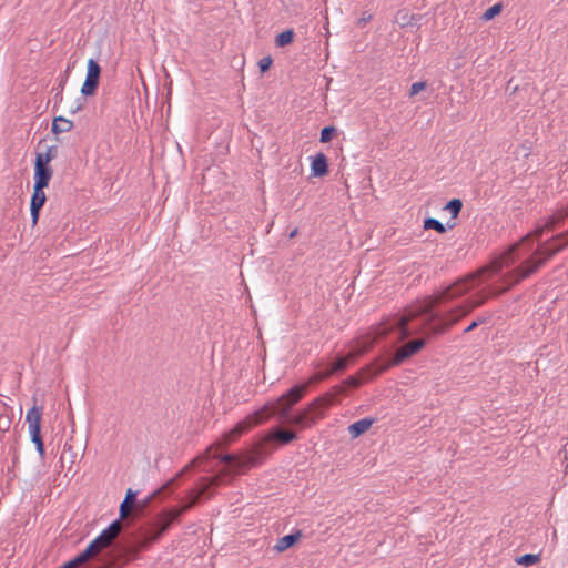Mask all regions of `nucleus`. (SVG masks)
Returning a JSON list of instances; mask_svg holds the SVG:
<instances>
[{"instance_id":"obj_25","label":"nucleus","mask_w":568,"mask_h":568,"mask_svg":"<svg viewBox=\"0 0 568 568\" xmlns=\"http://www.w3.org/2000/svg\"><path fill=\"white\" fill-rule=\"evenodd\" d=\"M175 478L168 481L165 485H163L161 488L154 490L151 495H149L142 503L141 507H148L152 500H154L159 495H161L163 491L169 490L171 486L174 484Z\"/></svg>"},{"instance_id":"obj_45","label":"nucleus","mask_w":568,"mask_h":568,"mask_svg":"<svg viewBox=\"0 0 568 568\" xmlns=\"http://www.w3.org/2000/svg\"><path fill=\"white\" fill-rule=\"evenodd\" d=\"M202 470H204V471H210V470H211V467H207V466L205 465V466H203Z\"/></svg>"},{"instance_id":"obj_13","label":"nucleus","mask_w":568,"mask_h":568,"mask_svg":"<svg viewBox=\"0 0 568 568\" xmlns=\"http://www.w3.org/2000/svg\"><path fill=\"white\" fill-rule=\"evenodd\" d=\"M302 537L301 530H295L294 532H291L288 535H285L276 540V544L274 545L273 549L276 552H283L287 550L288 548L293 547Z\"/></svg>"},{"instance_id":"obj_4","label":"nucleus","mask_w":568,"mask_h":568,"mask_svg":"<svg viewBox=\"0 0 568 568\" xmlns=\"http://www.w3.org/2000/svg\"><path fill=\"white\" fill-rule=\"evenodd\" d=\"M267 420V414L264 415L263 407L258 410L250 414L245 419L240 420L232 429L225 432L220 442L215 445L210 446L203 454V456L194 459L193 463L182 469L178 477H181L193 464L207 463L210 460H217L219 464H223L229 473H240L245 468L250 467V459L247 457L239 456L233 453L220 454L217 450L222 447H226L235 442L242 434L247 432L254 426H257Z\"/></svg>"},{"instance_id":"obj_29","label":"nucleus","mask_w":568,"mask_h":568,"mask_svg":"<svg viewBox=\"0 0 568 568\" xmlns=\"http://www.w3.org/2000/svg\"><path fill=\"white\" fill-rule=\"evenodd\" d=\"M336 132H337V130L333 125L324 126L321 130L320 141L322 143H327V142L332 141V139L335 136Z\"/></svg>"},{"instance_id":"obj_41","label":"nucleus","mask_w":568,"mask_h":568,"mask_svg":"<svg viewBox=\"0 0 568 568\" xmlns=\"http://www.w3.org/2000/svg\"><path fill=\"white\" fill-rule=\"evenodd\" d=\"M416 22H417L416 17H415L414 14H412V16L409 17V20H408L407 22L403 23V26H405V24H410V26H413V24H415Z\"/></svg>"},{"instance_id":"obj_40","label":"nucleus","mask_w":568,"mask_h":568,"mask_svg":"<svg viewBox=\"0 0 568 568\" xmlns=\"http://www.w3.org/2000/svg\"><path fill=\"white\" fill-rule=\"evenodd\" d=\"M54 99H55V104H57V103H60V102L62 101V99H63L62 89H60V90L55 93Z\"/></svg>"},{"instance_id":"obj_5","label":"nucleus","mask_w":568,"mask_h":568,"mask_svg":"<svg viewBox=\"0 0 568 568\" xmlns=\"http://www.w3.org/2000/svg\"><path fill=\"white\" fill-rule=\"evenodd\" d=\"M426 341L427 338L420 337L404 344L397 349L392 359H386L383 356L376 357L369 364L361 368L359 374L363 376L364 381L372 379L388 371L390 367L400 365L406 359L417 354L424 348Z\"/></svg>"},{"instance_id":"obj_21","label":"nucleus","mask_w":568,"mask_h":568,"mask_svg":"<svg viewBox=\"0 0 568 568\" xmlns=\"http://www.w3.org/2000/svg\"><path fill=\"white\" fill-rule=\"evenodd\" d=\"M294 37H295L294 30L286 29L275 37V45L277 48H284L294 41Z\"/></svg>"},{"instance_id":"obj_46","label":"nucleus","mask_w":568,"mask_h":568,"mask_svg":"<svg viewBox=\"0 0 568 568\" xmlns=\"http://www.w3.org/2000/svg\"><path fill=\"white\" fill-rule=\"evenodd\" d=\"M455 226V223L448 224V229H453Z\"/></svg>"},{"instance_id":"obj_38","label":"nucleus","mask_w":568,"mask_h":568,"mask_svg":"<svg viewBox=\"0 0 568 568\" xmlns=\"http://www.w3.org/2000/svg\"><path fill=\"white\" fill-rule=\"evenodd\" d=\"M71 446L65 444L64 447H63V452L61 454V457H60V462H61V466L63 467V463H64V457H65V453L67 452H71Z\"/></svg>"},{"instance_id":"obj_6","label":"nucleus","mask_w":568,"mask_h":568,"mask_svg":"<svg viewBox=\"0 0 568 568\" xmlns=\"http://www.w3.org/2000/svg\"><path fill=\"white\" fill-rule=\"evenodd\" d=\"M43 414V406H37L36 404L27 412L26 423L28 424V432L31 442L36 445V449L43 460L45 457V448L43 438L41 435V420Z\"/></svg>"},{"instance_id":"obj_7","label":"nucleus","mask_w":568,"mask_h":568,"mask_svg":"<svg viewBox=\"0 0 568 568\" xmlns=\"http://www.w3.org/2000/svg\"><path fill=\"white\" fill-rule=\"evenodd\" d=\"M298 439L295 430L283 429L280 426L272 427L262 438L263 448H275L277 446H286L292 442Z\"/></svg>"},{"instance_id":"obj_14","label":"nucleus","mask_w":568,"mask_h":568,"mask_svg":"<svg viewBox=\"0 0 568 568\" xmlns=\"http://www.w3.org/2000/svg\"><path fill=\"white\" fill-rule=\"evenodd\" d=\"M136 497H138V491L133 490L132 488H129L126 490L125 497H124L123 501L120 504L118 519H120L122 521V519L128 517L131 509L136 504Z\"/></svg>"},{"instance_id":"obj_12","label":"nucleus","mask_w":568,"mask_h":568,"mask_svg":"<svg viewBox=\"0 0 568 568\" xmlns=\"http://www.w3.org/2000/svg\"><path fill=\"white\" fill-rule=\"evenodd\" d=\"M328 160L327 156L320 152L312 156L311 172L315 178H322L328 174Z\"/></svg>"},{"instance_id":"obj_43","label":"nucleus","mask_w":568,"mask_h":568,"mask_svg":"<svg viewBox=\"0 0 568 568\" xmlns=\"http://www.w3.org/2000/svg\"><path fill=\"white\" fill-rule=\"evenodd\" d=\"M109 566H110V562L106 561V562H104L102 565H99V566H97L94 568H110Z\"/></svg>"},{"instance_id":"obj_18","label":"nucleus","mask_w":568,"mask_h":568,"mask_svg":"<svg viewBox=\"0 0 568 568\" xmlns=\"http://www.w3.org/2000/svg\"><path fill=\"white\" fill-rule=\"evenodd\" d=\"M567 213L565 212V210H559L555 213H552L551 215H549L546 221H545V227H547L549 231H554L556 230L557 227L564 225L565 223V220L567 217Z\"/></svg>"},{"instance_id":"obj_39","label":"nucleus","mask_w":568,"mask_h":568,"mask_svg":"<svg viewBox=\"0 0 568 568\" xmlns=\"http://www.w3.org/2000/svg\"><path fill=\"white\" fill-rule=\"evenodd\" d=\"M566 237H568V229L561 233L554 235L552 240H564Z\"/></svg>"},{"instance_id":"obj_24","label":"nucleus","mask_w":568,"mask_h":568,"mask_svg":"<svg viewBox=\"0 0 568 568\" xmlns=\"http://www.w3.org/2000/svg\"><path fill=\"white\" fill-rule=\"evenodd\" d=\"M175 478L168 481L165 485H163L161 488L154 490L151 495H149L142 503L141 507H148L152 500H154L159 495H161L163 491L169 490L171 486L174 484Z\"/></svg>"},{"instance_id":"obj_36","label":"nucleus","mask_w":568,"mask_h":568,"mask_svg":"<svg viewBox=\"0 0 568 568\" xmlns=\"http://www.w3.org/2000/svg\"><path fill=\"white\" fill-rule=\"evenodd\" d=\"M345 383L352 387H357L361 384V382L355 376L347 377Z\"/></svg>"},{"instance_id":"obj_22","label":"nucleus","mask_w":568,"mask_h":568,"mask_svg":"<svg viewBox=\"0 0 568 568\" xmlns=\"http://www.w3.org/2000/svg\"><path fill=\"white\" fill-rule=\"evenodd\" d=\"M540 559L539 554H525L516 557L515 562L524 567H530L538 564Z\"/></svg>"},{"instance_id":"obj_37","label":"nucleus","mask_w":568,"mask_h":568,"mask_svg":"<svg viewBox=\"0 0 568 568\" xmlns=\"http://www.w3.org/2000/svg\"><path fill=\"white\" fill-rule=\"evenodd\" d=\"M371 19H372V16H371V14H368V16L363 14V17L358 19V21H357V26H358V27H361V28H363V27H365V24H366Z\"/></svg>"},{"instance_id":"obj_28","label":"nucleus","mask_w":568,"mask_h":568,"mask_svg":"<svg viewBox=\"0 0 568 568\" xmlns=\"http://www.w3.org/2000/svg\"><path fill=\"white\" fill-rule=\"evenodd\" d=\"M503 10V4L500 2L495 3L494 6L489 7L484 14L481 16V19L485 21H489L494 19L496 16L500 14Z\"/></svg>"},{"instance_id":"obj_19","label":"nucleus","mask_w":568,"mask_h":568,"mask_svg":"<svg viewBox=\"0 0 568 568\" xmlns=\"http://www.w3.org/2000/svg\"><path fill=\"white\" fill-rule=\"evenodd\" d=\"M44 189L45 187L43 186L33 185V193L31 195L30 207H43L47 201Z\"/></svg>"},{"instance_id":"obj_33","label":"nucleus","mask_w":568,"mask_h":568,"mask_svg":"<svg viewBox=\"0 0 568 568\" xmlns=\"http://www.w3.org/2000/svg\"><path fill=\"white\" fill-rule=\"evenodd\" d=\"M273 63V59L271 55L264 57L258 61V69L262 73L270 70L271 65Z\"/></svg>"},{"instance_id":"obj_30","label":"nucleus","mask_w":568,"mask_h":568,"mask_svg":"<svg viewBox=\"0 0 568 568\" xmlns=\"http://www.w3.org/2000/svg\"><path fill=\"white\" fill-rule=\"evenodd\" d=\"M89 560L83 557V554L80 552L74 558H72L71 560L67 561L65 564H63L61 567L59 568H77L85 562H88Z\"/></svg>"},{"instance_id":"obj_15","label":"nucleus","mask_w":568,"mask_h":568,"mask_svg":"<svg viewBox=\"0 0 568 568\" xmlns=\"http://www.w3.org/2000/svg\"><path fill=\"white\" fill-rule=\"evenodd\" d=\"M374 423H375L374 418H371V417L362 418L359 420L352 423L348 426V433L352 438H357V437L362 436L364 433H366Z\"/></svg>"},{"instance_id":"obj_16","label":"nucleus","mask_w":568,"mask_h":568,"mask_svg":"<svg viewBox=\"0 0 568 568\" xmlns=\"http://www.w3.org/2000/svg\"><path fill=\"white\" fill-rule=\"evenodd\" d=\"M546 231H549L545 227V223L542 225L537 226L531 233L526 234L520 239V241L515 244L520 245V250L527 246H534V240H540Z\"/></svg>"},{"instance_id":"obj_42","label":"nucleus","mask_w":568,"mask_h":568,"mask_svg":"<svg viewBox=\"0 0 568 568\" xmlns=\"http://www.w3.org/2000/svg\"><path fill=\"white\" fill-rule=\"evenodd\" d=\"M297 233H298V229H297V227H295V229H294V230L288 234V237H290V239H293V237H295V236L297 235Z\"/></svg>"},{"instance_id":"obj_3","label":"nucleus","mask_w":568,"mask_h":568,"mask_svg":"<svg viewBox=\"0 0 568 568\" xmlns=\"http://www.w3.org/2000/svg\"><path fill=\"white\" fill-rule=\"evenodd\" d=\"M221 481L222 478L220 476L202 477L196 488L189 491L187 503H183L180 507L163 513L156 520L142 527L136 542L128 546L125 552L130 558H135L141 550L148 549L152 544L159 541L173 523L179 521L181 516L197 504L202 497H210L212 495L211 489L219 486Z\"/></svg>"},{"instance_id":"obj_9","label":"nucleus","mask_w":568,"mask_h":568,"mask_svg":"<svg viewBox=\"0 0 568 568\" xmlns=\"http://www.w3.org/2000/svg\"><path fill=\"white\" fill-rule=\"evenodd\" d=\"M53 170L50 164L34 160V184L37 186L48 187L52 178Z\"/></svg>"},{"instance_id":"obj_27","label":"nucleus","mask_w":568,"mask_h":568,"mask_svg":"<svg viewBox=\"0 0 568 568\" xmlns=\"http://www.w3.org/2000/svg\"><path fill=\"white\" fill-rule=\"evenodd\" d=\"M462 209L463 202L460 199H452L450 201L447 202V204L444 207V210H447L452 214L453 219L458 216Z\"/></svg>"},{"instance_id":"obj_8","label":"nucleus","mask_w":568,"mask_h":568,"mask_svg":"<svg viewBox=\"0 0 568 568\" xmlns=\"http://www.w3.org/2000/svg\"><path fill=\"white\" fill-rule=\"evenodd\" d=\"M102 69L97 60L89 59L87 63V75L81 87V94L83 97H92L95 94L101 77Z\"/></svg>"},{"instance_id":"obj_20","label":"nucleus","mask_w":568,"mask_h":568,"mask_svg":"<svg viewBox=\"0 0 568 568\" xmlns=\"http://www.w3.org/2000/svg\"><path fill=\"white\" fill-rule=\"evenodd\" d=\"M108 548L106 546H102V542L95 537L90 544L85 547L83 551V557L88 560L97 557L103 549Z\"/></svg>"},{"instance_id":"obj_17","label":"nucleus","mask_w":568,"mask_h":568,"mask_svg":"<svg viewBox=\"0 0 568 568\" xmlns=\"http://www.w3.org/2000/svg\"><path fill=\"white\" fill-rule=\"evenodd\" d=\"M73 129V122L62 115L55 116L52 121L51 132L55 135L70 132Z\"/></svg>"},{"instance_id":"obj_2","label":"nucleus","mask_w":568,"mask_h":568,"mask_svg":"<svg viewBox=\"0 0 568 568\" xmlns=\"http://www.w3.org/2000/svg\"><path fill=\"white\" fill-rule=\"evenodd\" d=\"M308 384H296L281 395L276 400L268 402L263 406L267 419L276 416L281 422L295 426L303 430L312 427L317 419L324 417L325 410L337 402V396L343 392L341 386H335L334 393H326L298 410L291 414L292 408L305 396Z\"/></svg>"},{"instance_id":"obj_35","label":"nucleus","mask_w":568,"mask_h":568,"mask_svg":"<svg viewBox=\"0 0 568 568\" xmlns=\"http://www.w3.org/2000/svg\"><path fill=\"white\" fill-rule=\"evenodd\" d=\"M40 212H41L40 207H30L32 225H36L38 223L39 217H40Z\"/></svg>"},{"instance_id":"obj_23","label":"nucleus","mask_w":568,"mask_h":568,"mask_svg":"<svg viewBox=\"0 0 568 568\" xmlns=\"http://www.w3.org/2000/svg\"><path fill=\"white\" fill-rule=\"evenodd\" d=\"M58 156V146L51 145L49 146L45 152H39L36 155V160H39L41 162L50 164L52 160H54Z\"/></svg>"},{"instance_id":"obj_10","label":"nucleus","mask_w":568,"mask_h":568,"mask_svg":"<svg viewBox=\"0 0 568 568\" xmlns=\"http://www.w3.org/2000/svg\"><path fill=\"white\" fill-rule=\"evenodd\" d=\"M348 367V358L344 356H337L325 371L318 372L311 382L324 381L335 373H343Z\"/></svg>"},{"instance_id":"obj_32","label":"nucleus","mask_w":568,"mask_h":568,"mask_svg":"<svg viewBox=\"0 0 568 568\" xmlns=\"http://www.w3.org/2000/svg\"><path fill=\"white\" fill-rule=\"evenodd\" d=\"M489 317L483 316L471 321L470 324L464 329V333H469L476 329L479 325L487 323Z\"/></svg>"},{"instance_id":"obj_44","label":"nucleus","mask_w":568,"mask_h":568,"mask_svg":"<svg viewBox=\"0 0 568 568\" xmlns=\"http://www.w3.org/2000/svg\"><path fill=\"white\" fill-rule=\"evenodd\" d=\"M67 78H68V75H65V77L61 80V82H60V87H61L60 89H62V90H63V87H64V84H65V82H67Z\"/></svg>"},{"instance_id":"obj_11","label":"nucleus","mask_w":568,"mask_h":568,"mask_svg":"<svg viewBox=\"0 0 568 568\" xmlns=\"http://www.w3.org/2000/svg\"><path fill=\"white\" fill-rule=\"evenodd\" d=\"M122 529L120 519L113 520L106 528H104L97 538L102 542V546L110 547L113 540L118 537Z\"/></svg>"},{"instance_id":"obj_26","label":"nucleus","mask_w":568,"mask_h":568,"mask_svg":"<svg viewBox=\"0 0 568 568\" xmlns=\"http://www.w3.org/2000/svg\"><path fill=\"white\" fill-rule=\"evenodd\" d=\"M424 229L435 230L439 234H443L447 231V227L440 221L434 217H427L424 220Z\"/></svg>"},{"instance_id":"obj_1","label":"nucleus","mask_w":568,"mask_h":568,"mask_svg":"<svg viewBox=\"0 0 568 568\" xmlns=\"http://www.w3.org/2000/svg\"><path fill=\"white\" fill-rule=\"evenodd\" d=\"M567 246L568 237L552 240V236L537 247L530 245L520 250L518 244L510 245L489 265L457 278L355 338L348 357L358 358L382 339H388L389 345L395 346L414 334L445 333L490 296L528 278Z\"/></svg>"},{"instance_id":"obj_31","label":"nucleus","mask_w":568,"mask_h":568,"mask_svg":"<svg viewBox=\"0 0 568 568\" xmlns=\"http://www.w3.org/2000/svg\"><path fill=\"white\" fill-rule=\"evenodd\" d=\"M85 98L87 97L81 95V97L75 99L73 104L70 106V113L71 114H75V113H78V112H80V111H82L84 109L85 103H87Z\"/></svg>"},{"instance_id":"obj_34","label":"nucleus","mask_w":568,"mask_h":568,"mask_svg":"<svg viewBox=\"0 0 568 568\" xmlns=\"http://www.w3.org/2000/svg\"><path fill=\"white\" fill-rule=\"evenodd\" d=\"M427 83L425 81L414 82L409 90V97L418 94L420 91L425 90Z\"/></svg>"},{"instance_id":"obj_47","label":"nucleus","mask_w":568,"mask_h":568,"mask_svg":"<svg viewBox=\"0 0 568 568\" xmlns=\"http://www.w3.org/2000/svg\"><path fill=\"white\" fill-rule=\"evenodd\" d=\"M564 210H565V212H566V213H567V215H568V206H567L566 209H564Z\"/></svg>"}]
</instances>
